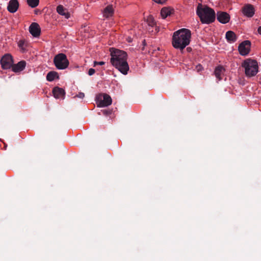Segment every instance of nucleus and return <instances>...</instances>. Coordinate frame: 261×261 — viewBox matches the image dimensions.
<instances>
[{"label": "nucleus", "mask_w": 261, "mask_h": 261, "mask_svg": "<svg viewBox=\"0 0 261 261\" xmlns=\"http://www.w3.org/2000/svg\"><path fill=\"white\" fill-rule=\"evenodd\" d=\"M111 63L112 65L123 74L126 75L129 67L127 62V55L126 52L119 49L111 48Z\"/></svg>", "instance_id": "f257e3e1"}, {"label": "nucleus", "mask_w": 261, "mask_h": 261, "mask_svg": "<svg viewBox=\"0 0 261 261\" xmlns=\"http://www.w3.org/2000/svg\"><path fill=\"white\" fill-rule=\"evenodd\" d=\"M191 38V31L187 29H181L174 32L172 44L175 48L182 50L190 44Z\"/></svg>", "instance_id": "f03ea898"}, {"label": "nucleus", "mask_w": 261, "mask_h": 261, "mask_svg": "<svg viewBox=\"0 0 261 261\" xmlns=\"http://www.w3.org/2000/svg\"><path fill=\"white\" fill-rule=\"evenodd\" d=\"M196 13L203 23L208 24L213 22L215 19V11L208 7L202 6L201 4L198 5Z\"/></svg>", "instance_id": "7ed1b4c3"}, {"label": "nucleus", "mask_w": 261, "mask_h": 261, "mask_svg": "<svg viewBox=\"0 0 261 261\" xmlns=\"http://www.w3.org/2000/svg\"><path fill=\"white\" fill-rule=\"evenodd\" d=\"M242 66L245 69V73L247 76H255L258 71V66L256 60L248 58L244 61Z\"/></svg>", "instance_id": "20e7f679"}, {"label": "nucleus", "mask_w": 261, "mask_h": 261, "mask_svg": "<svg viewBox=\"0 0 261 261\" xmlns=\"http://www.w3.org/2000/svg\"><path fill=\"white\" fill-rule=\"evenodd\" d=\"M54 62L55 66L58 69H65L69 65V61L67 57L63 53L57 55L54 58Z\"/></svg>", "instance_id": "39448f33"}, {"label": "nucleus", "mask_w": 261, "mask_h": 261, "mask_svg": "<svg viewBox=\"0 0 261 261\" xmlns=\"http://www.w3.org/2000/svg\"><path fill=\"white\" fill-rule=\"evenodd\" d=\"M96 102L98 107H105L112 103L111 97L107 94H100L96 98Z\"/></svg>", "instance_id": "423d86ee"}, {"label": "nucleus", "mask_w": 261, "mask_h": 261, "mask_svg": "<svg viewBox=\"0 0 261 261\" xmlns=\"http://www.w3.org/2000/svg\"><path fill=\"white\" fill-rule=\"evenodd\" d=\"M1 64L2 67L4 69H7L12 67L13 59L9 54L5 55L1 59Z\"/></svg>", "instance_id": "0eeeda50"}, {"label": "nucleus", "mask_w": 261, "mask_h": 261, "mask_svg": "<svg viewBox=\"0 0 261 261\" xmlns=\"http://www.w3.org/2000/svg\"><path fill=\"white\" fill-rule=\"evenodd\" d=\"M251 42L248 40L242 42L239 46L238 49L242 56L248 55L250 50Z\"/></svg>", "instance_id": "6e6552de"}, {"label": "nucleus", "mask_w": 261, "mask_h": 261, "mask_svg": "<svg viewBox=\"0 0 261 261\" xmlns=\"http://www.w3.org/2000/svg\"><path fill=\"white\" fill-rule=\"evenodd\" d=\"M29 31L33 36L38 37L40 34L39 25L36 22L32 23L29 27Z\"/></svg>", "instance_id": "1a4fd4ad"}, {"label": "nucleus", "mask_w": 261, "mask_h": 261, "mask_svg": "<svg viewBox=\"0 0 261 261\" xmlns=\"http://www.w3.org/2000/svg\"><path fill=\"white\" fill-rule=\"evenodd\" d=\"M242 12L246 16L251 17L254 14V9L252 5L248 4L244 6Z\"/></svg>", "instance_id": "9d476101"}, {"label": "nucleus", "mask_w": 261, "mask_h": 261, "mask_svg": "<svg viewBox=\"0 0 261 261\" xmlns=\"http://www.w3.org/2000/svg\"><path fill=\"white\" fill-rule=\"evenodd\" d=\"M19 7V3L17 0H10L7 6L8 11L12 13L16 12Z\"/></svg>", "instance_id": "9b49d317"}, {"label": "nucleus", "mask_w": 261, "mask_h": 261, "mask_svg": "<svg viewBox=\"0 0 261 261\" xmlns=\"http://www.w3.org/2000/svg\"><path fill=\"white\" fill-rule=\"evenodd\" d=\"M217 16L218 20L222 23H226L230 19L229 15L226 12H218Z\"/></svg>", "instance_id": "f8f14e48"}, {"label": "nucleus", "mask_w": 261, "mask_h": 261, "mask_svg": "<svg viewBox=\"0 0 261 261\" xmlns=\"http://www.w3.org/2000/svg\"><path fill=\"white\" fill-rule=\"evenodd\" d=\"M114 9L112 5H108L102 11L103 16L105 18H109L113 16Z\"/></svg>", "instance_id": "ddd939ff"}, {"label": "nucleus", "mask_w": 261, "mask_h": 261, "mask_svg": "<svg viewBox=\"0 0 261 261\" xmlns=\"http://www.w3.org/2000/svg\"><path fill=\"white\" fill-rule=\"evenodd\" d=\"M57 12L59 14L63 16L66 19H68L70 17V13L68 12V10L61 5L57 6Z\"/></svg>", "instance_id": "4468645a"}, {"label": "nucleus", "mask_w": 261, "mask_h": 261, "mask_svg": "<svg viewBox=\"0 0 261 261\" xmlns=\"http://www.w3.org/2000/svg\"><path fill=\"white\" fill-rule=\"evenodd\" d=\"M26 62L24 61H21L18 63L12 66V70L15 72L22 71L25 67Z\"/></svg>", "instance_id": "2eb2a0df"}, {"label": "nucleus", "mask_w": 261, "mask_h": 261, "mask_svg": "<svg viewBox=\"0 0 261 261\" xmlns=\"http://www.w3.org/2000/svg\"><path fill=\"white\" fill-rule=\"evenodd\" d=\"M53 93L56 98H61L64 96L65 92L63 89L56 87L53 89Z\"/></svg>", "instance_id": "dca6fc26"}, {"label": "nucleus", "mask_w": 261, "mask_h": 261, "mask_svg": "<svg viewBox=\"0 0 261 261\" xmlns=\"http://www.w3.org/2000/svg\"><path fill=\"white\" fill-rule=\"evenodd\" d=\"M224 71V68L221 66H218L216 67L214 74L218 81H220L222 79V75H223Z\"/></svg>", "instance_id": "f3484780"}, {"label": "nucleus", "mask_w": 261, "mask_h": 261, "mask_svg": "<svg viewBox=\"0 0 261 261\" xmlns=\"http://www.w3.org/2000/svg\"><path fill=\"white\" fill-rule=\"evenodd\" d=\"M226 38L228 42L232 43L236 41L237 36L233 32L229 31L226 33Z\"/></svg>", "instance_id": "a211bd4d"}, {"label": "nucleus", "mask_w": 261, "mask_h": 261, "mask_svg": "<svg viewBox=\"0 0 261 261\" xmlns=\"http://www.w3.org/2000/svg\"><path fill=\"white\" fill-rule=\"evenodd\" d=\"M172 11V10L169 8H163L161 11V15L163 18H165L171 14Z\"/></svg>", "instance_id": "6ab92c4d"}, {"label": "nucleus", "mask_w": 261, "mask_h": 261, "mask_svg": "<svg viewBox=\"0 0 261 261\" xmlns=\"http://www.w3.org/2000/svg\"><path fill=\"white\" fill-rule=\"evenodd\" d=\"M58 77V73L55 71H50L46 75V80L49 82H52Z\"/></svg>", "instance_id": "aec40b11"}, {"label": "nucleus", "mask_w": 261, "mask_h": 261, "mask_svg": "<svg viewBox=\"0 0 261 261\" xmlns=\"http://www.w3.org/2000/svg\"><path fill=\"white\" fill-rule=\"evenodd\" d=\"M146 22L148 25L150 27H154L156 25V22L153 17L151 15L147 16L146 18Z\"/></svg>", "instance_id": "412c9836"}, {"label": "nucleus", "mask_w": 261, "mask_h": 261, "mask_svg": "<svg viewBox=\"0 0 261 261\" xmlns=\"http://www.w3.org/2000/svg\"><path fill=\"white\" fill-rule=\"evenodd\" d=\"M28 4L32 8H35L38 5L39 0H27Z\"/></svg>", "instance_id": "4be33fe9"}, {"label": "nucleus", "mask_w": 261, "mask_h": 261, "mask_svg": "<svg viewBox=\"0 0 261 261\" xmlns=\"http://www.w3.org/2000/svg\"><path fill=\"white\" fill-rule=\"evenodd\" d=\"M18 46L21 50L24 51L25 47V41L24 40H20L18 42Z\"/></svg>", "instance_id": "5701e85b"}, {"label": "nucleus", "mask_w": 261, "mask_h": 261, "mask_svg": "<svg viewBox=\"0 0 261 261\" xmlns=\"http://www.w3.org/2000/svg\"><path fill=\"white\" fill-rule=\"evenodd\" d=\"M195 70L199 72L203 70V67L200 64H198L196 66Z\"/></svg>", "instance_id": "b1692460"}, {"label": "nucleus", "mask_w": 261, "mask_h": 261, "mask_svg": "<svg viewBox=\"0 0 261 261\" xmlns=\"http://www.w3.org/2000/svg\"><path fill=\"white\" fill-rule=\"evenodd\" d=\"M105 64V63L103 61L101 62H97L95 61L94 62V67H96L97 65H103Z\"/></svg>", "instance_id": "393cba45"}, {"label": "nucleus", "mask_w": 261, "mask_h": 261, "mask_svg": "<svg viewBox=\"0 0 261 261\" xmlns=\"http://www.w3.org/2000/svg\"><path fill=\"white\" fill-rule=\"evenodd\" d=\"M152 1L158 4H164L166 2V1L167 0H152Z\"/></svg>", "instance_id": "a878e982"}, {"label": "nucleus", "mask_w": 261, "mask_h": 261, "mask_svg": "<svg viewBox=\"0 0 261 261\" xmlns=\"http://www.w3.org/2000/svg\"><path fill=\"white\" fill-rule=\"evenodd\" d=\"M95 72V70H94V69H93V68H90V69L89 70V71H88V74H89V75H93V74H94Z\"/></svg>", "instance_id": "bb28decb"}, {"label": "nucleus", "mask_w": 261, "mask_h": 261, "mask_svg": "<svg viewBox=\"0 0 261 261\" xmlns=\"http://www.w3.org/2000/svg\"><path fill=\"white\" fill-rule=\"evenodd\" d=\"M85 96V94L84 93H79L77 95V97L80 98H83Z\"/></svg>", "instance_id": "cd10ccee"}]
</instances>
